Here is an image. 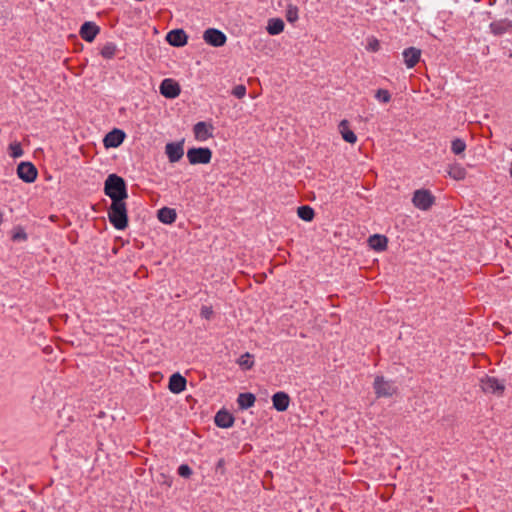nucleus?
Wrapping results in <instances>:
<instances>
[{"label":"nucleus","instance_id":"obj_1","mask_svg":"<svg viewBox=\"0 0 512 512\" xmlns=\"http://www.w3.org/2000/svg\"><path fill=\"white\" fill-rule=\"evenodd\" d=\"M105 194L113 201H121L127 198L126 184L123 178L116 174H110L104 184Z\"/></svg>","mask_w":512,"mask_h":512},{"label":"nucleus","instance_id":"obj_2","mask_svg":"<svg viewBox=\"0 0 512 512\" xmlns=\"http://www.w3.org/2000/svg\"><path fill=\"white\" fill-rule=\"evenodd\" d=\"M110 223L117 230H124L128 225L127 208L124 200L113 201L108 210Z\"/></svg>","mask_w":512,"mask_h":512},{"label":"nucleus","instance_id":"obj_3","mask_svg":"<svg viewBox=\"0 0 512 512\" xmlns=\"http://www.w3.org/2000/svg\"><path fill=\"white\" fill-rule=\"evenodd\" d=\"M375 394L378 398L391 397L397 392L393 381L386 380L383 376H377L373 383Z\"/></svg>","mask_w":512,"mask_h":512},{"label":"nucleus","instance_id":"obj_4","mask_svg":"<svg viewBox=\"0 0 512 512\" xmlns=\"http://www.w3.org/2000/svg\"><path fill=\"white\" fill-rule=\"evenodd\" d=\"M190 164H208L212 158V151L207 147L191 148L187 151Z\"/></svg>","mask_w":512,"mask_h":512},{"label":"nucleus","instance_id":"obj_5","mask_svg":"<svg viewBox=\"0 0 512 512\" xmlns=\"http://www.w3.org/2000/svg\"><path fill=\"white\" fill-rule=\"evenodd\" d=\"M435 198L429 190H416L412 197L413 205L423 211L428 210L434 204Z\"/></svg>","mask_w":512,"mask_h":512},{"label":"nucleus","instance_id":"obj_6","mask_svg":"<svg viewBox=\"0 0 512 512\" xmlns=\"http://www.w3.org/2000/svg\"><path fill=\"white\" fill-rule=\"evenodd\" d=\"M481 388L485 393H491L501 396L505 390V384L502 380L492 376H485L481 379Z\"/></svg>","mask_w":512,"mask_h":512},{"label":"nucleus","instance_id":"obj_7","mask_svg":"<svg viewBox=\"0 0 512 512\" xmlns=\"http://www.w3.org/2000/svg\"><path fill=\"white\" fill-rule=\"evenodd\" d=\"M18 177L26 183H32L37 178V169L30 162H21L17 167Z\"/></svg>","mask_w":512,"mask_h":512},{"label":"nucleus","instance_id":"obj_8","mask_svg":"<svg viewBox=\"0 0 512 512\" xmlns=\"http://www.w3.org/2000/svg\"><path fill=\"white\" fill-rule=\"evenodd\" d=\"M165 153L171 163L178 162L184 154L183 142L167 143Z\"/></svg>","mask_w":512,"mask_h":512},{"label":"nucleus","instance_id":"obj_9","mask_svg":"<svg viewBox=\"0 0 512 512\" xmlns=\"http://www.w3.org/2000/svg\"><path fill=\"white\" fill-rule=\"evenodd\" d=\"M125 133L120 129H113L109 133L106 134L103 142L106 148H116L120 146L124 139Z\"/></svg>","mask_w":512,"mask_h":512},{"label":"nucleus","instance_id":"obj_10","mask_svg":"<svg viewBox=\"0 0 512 512\" xmlns=\"http://www.w3.org/2000/svg\"><path fill=\"white\" fill-rule=\"evenodd\" d=\"M160 93L166 98L173 99L180 94V87L172 79H164L160 85Z\"/></svg>","mask_w":512,"mask_h":512},{"label":"nucleus","instance_id":"obj_11","mask_svg":"<svg viewBox=\"0 0 512 512\" xmlns=\"http://www.w3.org/2000/svg\"><path fill=\"white\" fill-rule=\"evenodd\" d=\"M195 138L198 141H206L213 135V126L206 122L200 121L194 125L193 128Z\"/></svg>","mask_w":512,"mask_h":512},{"label":"nucleus","instance_id":"obj_12","mask_svg":"<svg viewBox=\"0 0 512 512\" xmlns=\"http://www.w3.org/2000/svg\"><path fill=\"white\" fill-rule=\"evenodd\" d=\"M402 56L406 67L411 69L419 62L421 50L415 47H409L403 50Z\"/></svg>","mask_w":512,"mask_h":512},{"label":"nucleus","instance_id":"obj_13","mask_svg":"<svg viewBox=\"0 0 512 512\" xmlns=\"http://www.w3.org/2000/svg\"><path fill=\"white\" fill-rule=\"evenodd\" d=\"M168 387L172 393H181L186 388V379L181 374L174 373L170 376Z\"/></svg>","mask_w":512,"mask_h":512},{"label":"nucleus","instance_id":"obj_14","mask_svg":"<svg viewBox=\"0 0 512 512\" xmlns=\"http://www.w3.org/2000/svg\"><path fill=\"white\" fill-rule=\"evenodd\" d=\"M273 407L279 411H286L289 407L290 398L285 392H277L272 396Z\"/></svg>","mask_w":512,"mask_h":512},{"label":"nucleus","instance_id":"obj_15","mask_svg":"<svg viewBox=\"0 0 512 512\" xmlns=\"http://www.w3.org/2000/svg\"><path fill=\"white\" fill-rule=\"evenodd\" d=\"M215 424L220 428H230L234 424V417L226 410H220L215 415Z\"/></svg>","mask_w":512,"mask_h":512},{"label":"nucleus","instance_id":"obj_16","mask_svg":"<svg viewBox=\"0 0 512 512\" xmlns=\"http://www.w3.org/2000/svg\"><path fill=\"white\" fill-rule=\"evenodd\" d=\"M339 132L346 142L354 144L357 141V136L352 130L349 129V123L347 120H342L340 122Z\"/></svg>","mask_w":512,"mask_h":512},{"label":"nucleus","instance_id":"obj_17","mask_svg":"<svg viewBox=\"0 0 512 512\" xmlns=\"http://www.w3.org/2000/svg\"><path fill=\"white\" fill-rule=\"evenodd\" d=\"M176 211L172 208L163 207L158 210V219L164 224H172L176 220Z\"/></svg>","mask_w":512,"mask_h":512},{"label":"nucleus","instance_id":"obj_18","mask_svg":"<svg viewBox=\"0 0 512 512\" xmlns=\"http://www.w3.org/2000/svg\"><path fill=\"white\" fill-rule=\"evenodd\" d=\"M256 397L252 393H240L237 398V404L241 410L254 406Z\"/></svg>","mask_w":512,"mask_h":512},{"label":"nucleus","instance_id":"obj_19","mask_svg":"<svg viewBox=\"0 0 512 512\" xmlns=\"http://www.w3.org/2000/svg\"><path fill=\"white\" fill-rule=\"evenodd\" d=\"M387 242V238L383 235L375 234L369 238L370 246L377 251L385 250L387 247Z\"/></svg>","mask_w":512,"mask_h":512},{"label":"nucleus","instance_id":"obj_20","mask_svg":"<svg viewBox=\"0 0 512 512\" xmlns=\"http://www.w3.org/2000/svg\"><path fill=\"white\" fill-rule=\"evenodd\" d=\"M203 38L206 43L219 47L225 44L226 34H203Z\"/></svg>","mask_w":512,"mask_h":512},{"label":"nucleus","instance_id":"obj_21","mask_svg":"<svg viewBox=\"0 0 512 512\" xmlns=\"http://www.w3.org/2000/svg\"><path fill=\"white\" fill-rule=\"evenodd\" d=\"M167 42L175 47H182L187 43V34H166Z\"/></svg>","mask_w":512,"mask_h":512},{"label":"nucleus","instance_id":"obj_22","mask_svg":"<svg viewBox=\"0 0 512 512\" xmlns=\"http://www.w3.org/2000/svg\"><path fill=\"white\" fill-rule=\"evenodd\" d=\"M448 174L455 180H462L466 176V170L460 164H454L449 167Z\"/></svg>","mask_w":512,"mask_h":512},{"label":"nucleus","instance_id":"obj_23","mask_svg":"<svg viewBox=\"0 0 512 512\" xmlns=\"http://www.w3.org/2000/svg\"><path fill=\"white\" fill-rule=\"evenodd\" d=\"M298 217L304 221H312L314 218V210L310 206H300L297 210Z\"/></svg>","mask_w":512,"mask_h":512},{"label":"nucleus","instance_id":"obj_24","mask_svg":"<svg viewBox=\"0 0 512 512\" xmlns=\"http://www.w3.org/2000/svg\"><path fill=\"white\" fill-rule=\"evenodd\" d=\"M284 29V22L280 18H272L268 21L266 32H282Z\"/></svg>","mask_w":512,"mask_h":512},{"label":"nucleus","instance_id":"obj_25","mask_svg":"<svg viewBox=\"0 0 512 512\" xmlns=\"http://www.w3.org/2000/svg\"><path fill=\"white\" fill-rule=\"evenodd\" d=\"M239 366L245 370H249L253 367L254 361L252 360V355L249 353H245L241 355L237 361Z\"/></svg>","mask_w":512,"mask_h":512},{"label":"nucleus","instance_id":"obj_26","mask_svg":"<svg viewBox=\"0 0 512 512\" xmlns=\"http://www.w3.org/2000/svg\"><path fill=\"white\" fill-rule=\"evenodd\" d=\"M466 149V143L463 139L456 138L451 143V151L455 155H461Z\"/></svg>","mask_w":512,"mask_h":512},{"label":"nucleus","instance_id":"obj_27","mask_svg":"<svg viewBox=\"0 0 512 512\" xmlns=\"http://www.w3.org/2000/svg\"><path fill=\"white\" fill-rule=\"evenodd\" d=\"M117 51V46L114 43L108 42L101 49V55L104 58L111 59Z\"/></svg>","mask_w":512,"mask_h":512},{"label":"nucleus","instance_id":"obj_28","mask_svg":"<svg viewBox=\"0 0 512 512\" xmlns=\"http://www.w3.org/2000/svg\"><path fill=\"white\" fill-rule=\"evenodd\" d=\"M28 238L27 236V233L25 232V230L18 226L16 228H14L13 232H12V240L15 241V242H22V241H26Z\"/></svg>","mask_w":512,"mask_h":512},{"label":"nucleus","instance_id":"obj_29","mask_svg":"<svg viewBox=\"0 0 512 512\" xmlns=\"http://www.w3.org/2000/svg\"><path fill=\"white\" fill-rule=\"evenodd\" d=\"M286 19L288 22H295L298 19V8L294 5H289L286 10Z\"/></svg>","mask_w":512,"mask_h":512},{"label":"nucleus","instance_id":"obj_30","mask_svg":"<svg viewBox=\"0 0 512 512\" xmlns=\"http://www.w3.org/2000/svg\"><path fill=\"white\" fill-rule=\"evenodd\" d=\"M78 32H100V27L92 21H87L81 25Z\"/></svg>","mask_w":512,"mask_h":512},{"label":"nucleus","instance_id":"obj_31","mask_svg":"<svg viewBox=\"0 0 512 512\" xmlns=\"http://www.w3.org/2000/svg\"><path fill=\"white\" fill-rule=\"evenodd\" d=\"M9 154L13 158H19L23 155L22 147L19 143H12L9 146Z\"/></svg>","mask_w":512,"mask_h":512},{"label":"nucleus","instance_id":"obj_32","mask_svg":"<svg viewBox=\"0 0 512 512\" xmlns=\"http://www.w3.org/2000/svg\"><path fill=\"white\" fill-rule=\"evenodd\" d=\"M375 98L383 103H387L390 101L391 96L390 93L385 89H378L375 93Z\"/></svg>","mask_w":512,"mask_h":512},{"label":"nucleus","instance_id":"obj_33","mask_svg":"<svg viewBox=\"0 0 512 512\" xmlns=\"http://www.w3.org/2000/svg\"><path fill=\"white\" fill-rule=\"evenodd\" d=\"M232 95H234L236 98H243L245 95H246V87L242 84L240 85H236L233 89H232Z\"/></svg>","mask_w":512,"mask_h":512},{"label":"nucleus","instance_id":"obj_34","mask_svg":"<svg viewBox=\"0 0 512 512\" xmlns=\"http://www.w3.org/2000/svg\"><path fill=\"white\" fill-rule=\"evenodd\" d=\"M178 474L181 477L188 478L192 474V469L187 464H182L178 468Z\"/></svg>","mask_w":512,"mask_h":512},{"label":"nucleus","instance_id":"obj_35","mask_svg":"<svg viewBox=\"0 0 512 512\" xmlns=\"http://www.w3.org/2000/svg\"><path fill=\"white\" fill-rule=\"evenodd\" d=\"M380 44L379 41L375 38H370L368 41V44L366 46V49L371 52H376L379 50Z\"/></svg>","mask_w":512,"mask_h":512},{"label":"nucleus","instance_id":"obj_36","mask_svg":"<svg viewBox=\"0 0 512 512\" xmlns=\"http://www.w3.org/2000/svg\"><path fill=\"white\" fill-rule=\"evenodd\" d=\"M202 318L209 320L213 315V309L211 306H202L200 310Z\"/></svg>","mask_w":512,"mask_h":512},{"label":"nucleus","instance_id":"obj_37","mask_svg":"<svg viewBox=\"0 0 512 512\" xmlns=\"http://www.w3.org/2000/svg\"><path fill=\"white\" fill-rule=\"evenodd\" d=\"M96 35L97 34H81L82 38L88 43H92L95 40Z\"/></svg>","mask_w":512,"mask_h":512},{"label":"nucleus","instance_id":"obj_38","mask_svg":"<svg viewBox=\"0 0 512 512\" xmlns=\"http://www.w3.org/2000/svg\"><path fill=\"white\" fill-rule=\"evenodd\" d=\"M204 32H210V33H213V32H221L220 30L216 29V28H207Z\"/></svg>","mask_w":512,"mask_h":512},{"label":"nucleus","instance_id":"obj_39","mask_svg":"<svg viewBox=\"0 0 512 512\" xmlns=\"http://www.w3.org/2000/svg\"><path fill=\"white\" fill-rule=\"evenodd\" d=\"M169 32L178 33V32H184V30L182 28H175V29L170 30Z\"/></svg>","mask_w":512,"mask_h":512},{"label":"nucleus","instance_id":"obj_40","mask_svg":"<svg viewBox=\"0 0 512 512\" xmlns=\"http://www.w3.org/2000/svg\"><path fill=\"white\" fill-rule=\"evenodd\" d=\"M3 222V213L0 212V224Z\"/></svg>","mask_w":512,"mask_h":512},{"label":"nucleus","instance_id":"obj_41","mask_svg":"<svg viewBox=\"0 0 512 512\" xmlns=\"http://www.w3.org/2000/svg\"><path fill=\"white\" fill-rule=\"evenodd\" d=\"M153 32L154 33H157L158 32V29L156 27L153 28Z\"/></svg>","mask_w":512,"mask_h":512},{"label":"nucleus","instance_id":"obj_42","mask_svg":"<svg viewBox=\"0 0 512 512\" xmlns=\"http://www.w3.org/2000/svg\"><path fill=\"white\" fill-rule=\"evenodd\" d=\"M510 175L512 177V162H511V168H510Z\"/></svg>","mask_w":512,"mask_h":512},{"label":"nucleus","instance_id":"obj_43","mask_svg":"<svg viewBox=\"0 0 512 512\" xmlns=\"http://www.w3.org/2000/svg\"><path fill=\"white\" fill-rule=\"evenodd\" d=\"M510 1H511V3H512V0H510Z\"/></svg>","mask_w":512,"mask_h":512}]
</instances>
